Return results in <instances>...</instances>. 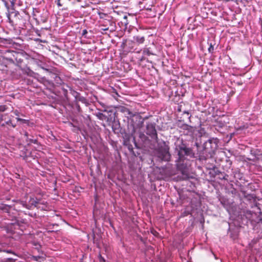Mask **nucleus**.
I'll return each instance as SVG.
<instances>
[{
    "mask_svg": "<svg viewBox=\"0 0 262 262\" xmlns=\"http://www.w3.org/2000/svg\"><path fill=\"white\" fill-rule=\"evenodd\" d=\"M6 124H11V121L10 120H9V121L6 122Z\"/></svg>",
    "mask_w": 262,
    "mask_h": 262,
    "instance_id": "2eb2a0df",
    "label": "nucleus"
},
{
    "mask_svg": "<svg viewBox=\"0 0 262 262\" xmlns=\"http://www.w3.org/2000/svg\"><path fill=\"white\" fill-rule=\"evenodd\" d=\"M143 54L144 55H146V56H149L150 55H153V53L150 52L149 48L144 49L143 51Z\"/></svg>",
    "mask_w": 262,
    "mask_h": 262,
    "instance_id": "423d86ee",
    "label": "nucleus"
},
{
    "mask_svg": "<svg viewBox=\"0 0 262 262\" xmlns=\"http://www.w3.org/2000/svg\"><path fill=\"white\" fill-rule=\"evenodd\" d=\"M100 259H102V260H104L103 258H102L101 257H100Z\"/></svg>",
    "mask_w": 262,
    "mask_h": 262,
    "instance_id": "5701e85b",
    "label": "nucleus"
},
{
    "mask_svg": "<svg viewBox=\"0 0 262 262\" xmlns=\"http://www.w3.org/2000/svg\"><path fill=\"white\" fill-rule=\"evenodd\" d=\"M134 40L138 43H142L144 41V37L140 36L134 37Z\"/></svg>",
    "mask_w": 262,
    "mask_h": 262,
    "instance_id": "39448f33",
    "label": "nucleus"
},
{
    "mask_svg": "<svg viewBox=\"0 0 262 262\" xmlns=\"http://www.w3.org/2000/svg\"><path fill=\"white\" fill-rule=\"evenodd\" d=\"M188 152V149L186 148H182L180 150V151H179V155L180 158L181 157V156L183 155V153L184 152L185 155L187 154Z\"/></svg>",
    "mask_w": 262,
    "mask_h": 262,
    "instance_id": "0eeeda50",
    "label": "nucleus"
},
{
    "mask_svg": "<svg viewBox=\"0 0 262 262\" xmlns=\"http://www.w3.org/2000/svg\"><path fill=\"white\" fill-rule=\"evenodd\" d=\"M231 93H232V94L233 93V92L232 91L231 92H230V95H231Z\"/></svg>",
    "mask_w": 262,
    "mask_h": 262,
    "instance_id": "aec40b11",
    "label": "nucleus"
},
{
    "mask_svg": "<svg viewBox=\"0 0 262 262\" xmlns=\"http://www.w3.org/2000/svg\"><path fill=\"white\" fill-rule=\"evenodd\" d=\"M12 125V126H13V127H14L15 126V125Z\"/></svg>",
    "mask_w": 262,
    "mask_h": 262,
    "instance_id": "4be33fe9",
    "label": "nucleus"
},
{
    "mask_svg": "<svg viewBox=\"0 0 262 262\" xmlns=\"http://www.w3.org/2000/svg\"><path fill=\"white\" fill-rule=\"evenodd\" d=\"M29 204L27 205L22 201H17L16 204L14 205L15 208H20V207H25L28 209H31L33 208L36 207L38 204L37 199L36 198H31L29 200Z\"/></svg>",
    "mask_w": 262,
    "mask_h": 262,
    "instance_id": "f257e3e1",
    "label": "nucleus"
},
{
    "mask_svg": "<svg viewBox=\"0 0 262 262\" xmlns=\"http://www.w3.org/2000/svg\"><path fill=\"white\" fill-rule=\"evenodd\" d=\"M247 127H246L245 125H243V126H241L238 127H235L236 129V132H238L240 130H243L245 129H246Z\"/></svg>",
    "mask_w": 262,
    "mask_h": 262,
    "instance_id": "6e6552de",
    "label": "nucleus"
},
{
    "mask_svg": "<svg viewBox=\"0 0 262 262\" xmlns=\"http://www.w3.org/2000/svg\"><path fill=\"white\" fill-rule=\"evenodd\" d=\"M18 54L15 51L7 50L4 53L3 57L10 61H13L16 58V55Z\"/></svg>",
    "mask_w": 262,
    "mask_h": 262,
    "instance_id": "7ed1b4c3",
    "label": "nucleus"
},
{
    "mask_svg": "<svg viewBox=\"0 0 262 262\" xmlns=\"http://www.w3.org/2000/svg\"><path fill=\"white\" fill-rule=\"evenodd\" d=\"M55 2L56 3V4L59 7L62 6L60 3V0H55Z\"/></svg>",
    "mask_w": 262,
    "mask_h": 262,
    "instance_id": "f8f14e48",
    "label": "nucleus"
},
{
    "mask_svg": "<svg viewBox=\"0 0 262 262\" xmlns=\"http://www.w3.org/2000/svg\"><path fill=\"white\" fill-rule=\"evenodd\" d=\"M234 134V133L230 134V139L232 138V134L233 135Z\"/></svg>",
    "mask_w": 262,
    "mask_h": 262,
    "instance_id": "6ab92c4d",
    "label": "nucleus"
},
{
    "mask_svg": "<svg viewBox=\"0 0 262 262\" xmlns=\"http://www.w3.org/2000/svg\"><path fill=\"white\" fill-rule=\"evenodd\" d=\"M7 262H23V261H18L16 259H13V258H9L7 259Z\"/></svg>",
    "mask_w": 262,
    "mask_h": 262,
    "instance_id": "9d476101",
    "label": "nucleus"
},
{
    "mask_svg": "<svg viewBox=\"0 0 262 262\" xmlns=\"http://www.w3.org/2000/svg\"><path fill=\"white\" fill-rule=\"evenodd\" d=\"M159 157L164 161H168L170 159V155L169 153V148L165 146L163 149H161L159 152Z\"/></svg>",
    "mask_w": 262,
    "mask_h": 262,
    "instance_id": "f03ea898",
    "label": "nucleus"
},
{
    "mask_svg": "<svg viewBox=\"0 0 262 262\" xmlns=\"http://www.w3.org/2000/svg\"><path fill=\"white\" fill-rule=\"evenodd\" d=\"M16 120H17V121H21V122H22L24 123H28V122H29V121L28 120L21 119V118H20L19 117H17L16 118Z\"/></svg>",
    "mask_w": 262,
    "mask_h": 262,
    "instance_id": "1a4fd4ad",
    "label": "nucleus"
},
{
    "mask_svg": "<svg viewBox=\"0 0 262 262\" xmlns=\"http://www.w3.org/2000/svg\"><path fill=\"white\" fill-rule=\"evenodd\" d=\"M213 50H214L213 46L211 44H210V45L208 48L209 52L210 53H212L213 52Z\"/></svg>",
    "mask_w": 262,
    "mask_h": 262,
    "instance_id": "9b49d317",
    "label": "nucleus"
},
{
    "mask_svg": "<svg viewBox=\"0 0 262 262\" xmlns=\"http://www.w3.org/2000/svg\"><path fill=\"white\" fill-rule=\"evenodd\" d=\"M235 184L240 187H242L243 185L245 183V180L243 178L242 174L240 173H236L234 176Z\"/></svg>",
    "mask_w": 262,
    "mask_h": 262,
    "instance_id": "20e7f679",
    "label": "nucleus"
},
{
    "mask_svg": "<svg viewBox=\"0 0 262 262\" xmlns=\"http://www.w3.org/2000/svg\"><path fill=\"white\" fill-rule=\"evenodd\" d=\"M14 113L15 114V115L18 116V112L17 110L15 111Z\"/></svg>",
    "mask_w": 262,
    "mask_h": 262,
    "instance_id": "4468645a",
    "label": "nucleus"
},
{
    "mask_svg": "<svg viewBox=\"0 0 262 262\" xmlns=\"http://www.w3.org/2000/svg\"><path fill=\"white\" fill-rule=\"evenodd\" d=\"M5 110V106L1 105L0 106V112H4Z\"/></svg>",
    "mask_w": 262,
    "mask_h": 262,
    "instance_id": "ddd939ff",
    "label": "nucleus"
},
{
    "mask_svg": "<svg viewBox=\"0 0 262 262\" xmlns=\"http://www.w3.org/2000/svg\"><path fill=\"white\" fill-rule=\"evenodd\" d=\"M6 252L7 253H13V254H14V253H13L11 250H7V251H6Z\"/></svg>",
    "mask_w": 262,
    "mask_h": 262,
    "instance_id": "dca6fc26",
    "label": "nucleus"
},
{
    "mask_svg": "<svg viewBox=\"0 0 262 262\" xmlns=\"http://www.w3.org/2000/svg\"><path fill=\"white\" fill-rule=\"evenodd\" d=\"M232 67L233 69H236V67H233L232 65L230 64V67Z\"/></svg>",
    "mask_w": 262,
    "mask_h": 262,
    "instance_id": "f3484780",
    "label": "nucleus"
},
{
    "mask_svg": "<svg viewBox=\"0 0 262 262\" xmlns=\"http://www.w3.org/2000/svg\"><path fill=\"white\" fill-rule=\"evenodd\" d=\"M85 32H86V31L85 30L83 31V33H85Z\"/></svg>",
    "mask_w": 262,
    "mask_h": 262,
    "instance_id": "412c9836",
    "label": "nucleus"
},
{
    "mask_svg": "<svg viewBox=\"0 0 262 262\" xmlns=\"http://www.w3.org/2000/svg\"><path fill=\"white\" fill-rule=\"evenodd\" d=\"M2 246L0 245V251H3V249L1 248Z\"/></svg>",
    "mask_w": 262,
    "mask_h": 262,
    "instance_id": "a211bd4d",
    "label": "nucleus"
}]
</instances>
